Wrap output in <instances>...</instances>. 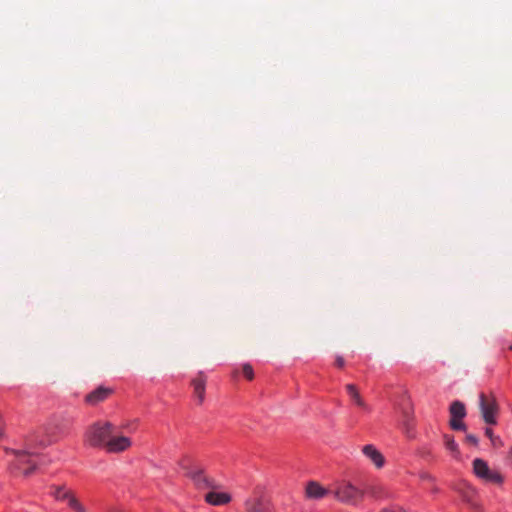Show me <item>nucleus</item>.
<instances>
[{
  "label": "nucleus",
  "instance_id": "nucleus-1",
  "mask_svg": "<svg viewBox=\"0 0 512 512\" xmlns=\"http://www.w3.org/2000/svg\"><path fill=\"white\" fill-rule=\"evenodd\" d=\"M6 454H12L16 457L14 461L9 463L8 472L11 476L17 477L23 475L25 478L31 476L38 470V465L31 460V456L36 453L26 449H13L9 447L3 448Z\"/></svg>",
  "mask_w": 512,
  "mask_h": 512
},
{
  "label": "nucleus",
  "instance_id": "nucleus-2",
  "mask_svg": "<svg viewBox=\"0 0 512 512\" xmlns=\"http://www.w3.org/2000/svg\"><path fill=\"white\" fill-rule=\"evenodd\" d=\"M113 433L114 425L111 422L97 421L84 432L83 445L93 449L105 450L106 443Z\"/></svg>",
  "mask_w": 512,
  "mask_h": 512
},
{
  "label": "nucleus",
  "instance_id": "nucleus-3",
  "mask_svg": "<svg viewBox=\"0 0 512 512\" xmlns=\"http://www.w3.org/2000/svg\"><path fill=\"white\" fill-rule=\"evenodd\" d=\"M451 489L459 494L462 501L465 502L472 512H483V507L479 502V494L470 482L465 479L453 481Z\"/></svg>",
  "mask_w": 512,
  "mask_h": 512
},
{
  "label": "nucleus",
  "instance_id": "nucleus-4",
  "mask_svg": "<svg viewBox=\"0 0 512 512\" xmlns=\"http://www.w3.org/2000/svg\"><path fill=\"white\" fill-rule=\"evenodd\" d=\"M473 473L477 478L481 479L485 483L502 485L505 480L504 476L500 472L491 470L487 461L482 458H476L473 460Z\"/></svg>",
  "mask_w": 512,
  "mask_h": 512
},
{
  "label": "nucleus",
  "instance_id": "nucleus-5",
  "mask_svg": "<svg viewBox=\"0 0 512 512\" xmlns=\"http://www.w3.org/2000/svg\"><path fill=\"white\" fill-rule=\"evenodd\" d=\"M57 435H59V432L57 434L56 432H46L43 427H39L25 436V446L28 450L47 447L55 442V436Z\"/></svg>",
  "mask_w": 512,
  "mask_h": 512
},
{
  "label": "nucleus",
  "instance_id": "nucleus-6",
  "mask_svg": "<svg viewBox=\"0 0 512 512\" xmlns=\"http://www.w3.org/2000/svg\"><path fill=\"white\" fill-rule=\"evenodd\" d=\"M50 495L56 501H67L68 507L74 512H87L83 504L75 496V493L70 489H66L65 485H51Z\"/></svg>",
  "mask_w": 512,
  "mask_h": 512
},
{
  "label": "nucleus",
  "instance_id": "nucleus-7",
  "mask_svg": "<svg viewBox=\"0 0 512 512\" xmlns=\"http://www.w3.org/2000/svg\"><path fill=\"white\" fill-rule=\"evenodd\" d=\"M333 494L341 502L357 504L363 500L365 491L344 481L335 488Z\"/></svg>",
  "mask_w": 512,
  "mask_h": 512
},
{
  "label": "nucleus",
  "instance_id": "nucleus-8",
  "mask_svg": "<svg viewBox=\"0 0 512 512\" xmlns=\"http://www.w3.org/2000/svg\"><path fill=\"white\" fill-rule=\"evenodd\" d=\"M182 467L186 470L185 476L194 483L197 489L216 488L215 481L205 475L203 468L192 469L184 465Z\"/></svg>",
  "mask_w": 512,
  "mask_h": 512
},
{
  "label": "nucleus",
  "instance_id": "nucleus-9",
  "mask_svg": "<svg viewBox=\"0 0 512 512\" xmlns=\"http://www.w3.org/2000/svg\"><path fill=\"white\" fill-rule=\"evenodd\" d=\"M131 445L132 441L129 437L113 436L111 434L104 451L107 453H120L129 449Z\"/></svg>",
  "mask_w": 512,
  "mask_h": 512
},
{
  "label": "nucleus",
  "instance_id": "nucleus-10",
  "mask_svg": "<svg viewBox=\"0 0 512 512\" xmlns=\"http://www.w3.org/2000/svg\"><path fill=\"white\" fill-rule=\"evenodd\" d=\"M479 407L484 417L494 416L500 412L496 399L491 394L481 393L479 395Z\"/></svg>",
  "mask_w": 512,
  "mask_h": 512
},
{
  "label": "nucleus",
  "instance_id": "nucleus-11",
  "mask_svg": "<svg viewBox=\"0 0 512 512\" xmlns=\"http://www.w3.org/2000/svg\"><path fill=\"white\" fill-rule=\"evenodd\" d=\"M247 512H272V503L264 497H257L246 502Z\"/></svg>",
  "mask_w": 512,
  "mask_h": 512
},
{
  "label": "nucleus",
  "instance_id": "nucleus-12",
  "mask_svg": "<svg viewBox=\"0 0 512 512\" xmlns=\"http://www.w3.org/2000/svg\"><path fill=\"white\" fill-rule=\"evenodd\" d=\"M112 393V389L104 386H99L94 391L86 395L85 401L87 404L95 406L104 401Z\"/></svg>",
  "mask_w": 512,
  "mask_h": 512
},
{
  "label": "nucleus",
  "instance_id": "nucleus-13",
  "mask_svg": "<svg viewBox=\"0 0 512 512\" xmlns=\"http://www.w3.org/2000/svg\"><path fill=\"white\" fill-rule=\"evenodd\" d=\"M362 452L377 468H382L385 465V457L373 444L363 446Z\"/></svg>",
  "mask_w": 512,
  "mask_h": 512
},
{
  "label": "nucleus",
  "instance_id": "nucleus-14",
  "mask_svg": "<svg viewBox=\"0 0 512 512\" xmlns=\"http://www.w3.org/2000/svg\"><path fill=\"white\" fill-rule=\"evenodd\" d=\"M306 496L311 499H321L328 495L331 491L323 487L317 481H309L306 485Z\"/></svg>",
  "mask_w": 512,
  "mask_h": 512
},
{
  "label": "nucleus",
  "instance_id": "nucleus-15",
  "mask_svg": "<svg viewBox=\"0 0 512 512\" xmlns=\"http://www.w3.org/2000/svg\"><path fill=\"white\" fill-rule=\"evenodd\" d=\"M205 501L213 506H221L229 504L232 501V496L227 492L210 491L205 495Z\"/></svg>",
  "mask_w": 512,
  "mask_h": 512
},
{
  "label": "nucleus",
  "instance_id": "nucleus-16",
  "mask_svg": "<svg viewBox=\"0 0 512 512\" xmlns=\"http://www.w3.org/2000/svg\"><path fill=\"white\" fill-rule=\"evenodd\" d=\"M398 427L405 434L407 439L414 440L417 437V422L416 418H404L399 424Z\"/></svg>",
  "mask_w": 512,
  "mask_h": 512
},
{
  "label": "nucleus",
  "instance_id": "nucleus-17",
  "mask_svg": "<svg viewBox=\"0 0 512 512\" xmlns=\"http://www.w3.org/2000/svg\"><path fill=\"white\" fill-rule=\"evenodd\" d=\"M206 377L200 372L196 378L192 380V386L194 389V395L198 399L199 403H202L205 394Z\"/></svg>",
  "mask_w": 512,
  "mask_h": 512
},
{
  "label": "nucleus",
  "instance_id": "nucleus-18",
  "mask_svg": "<svg viewBox=\"0 0 512 512\" xmlns=\"http://www.w3.org/2000/svg\"><path fill=\"white\" fill-rule=\"evenodd\" d=\"M46 432H62L61 434L55 436V442L64 436L68 435L70 432V427L64 423H49L48 427H43Z\"/></svg>",
  "mask_w": 512,
  "mask_h": 512
},
{
  "label": "nucleus",
  "instance_id": "nucleus-19",
  "mask_svg": "<svg viewBox=\"0 0 512 512\" xmlns=\"http://www.w3.org/2000/svg\"><path fill=\"white\" fill-rule=\"evenodd\" d=\"M443 439L446 449L451 451L454 457L458 458L460 455V450L458 448L457 443L454 440V436L450 434H444Z\"/></svg>",
  "mask_w": 512,
  "mask_h": 512
},
{
  "label": "nucleus",
  "instance_id": "nucleus-20",
  "mask_svg": "<svg viewBox=\"0 0 512 512\" xmlns=\"http://www.w3.org/2000/svg\"><path fill=\"white\" fill-rule=\"evenodd\" d=\"M138 427H139L138 418L126 420L125 422H123L119 425V429L121 431H126L128 433L135 432L138 429Z\"/></svg>",
  "mask_w": 512,
  "mask_h": 512
},
{
  "label": "nucleus",
  "instance_id": "nucleus-21",
  "mask_svg": "<svg viewBox=\"0 0 512 512\" xmlns=\"http://www.w3.org/2000/svg\"><path fill=\"white\" fill-rule=\"evenodd\" d=\"M346 391H347V393L350 396L352 401H354L359 406L363 405V401H362V399L360 397V394L358 392V389H357V387L355 385L347 384L346 385Z\"/></svg>",
  "mask_w": 512,
  "mask_h": 512
},
{
  "label": "nucleus",
  "instance_id": "nucleus-22",
  "mask_svg": "<svg viewBox=\"0 0 512 512\" xmlns=\"http://www.w3.org/2000/svg\"><path fill=\"white\" fill-rule=\"evenodd\" d=\"M450 416H465V405L460 401H454L449 408Z\"/></svg>",
  "mask_w": 512,
  "mask_h": 512
},
{
  "label": "nucleus",
  "instance_id": "nucleus-23",
  "mask_svg": "<svg viewBox=\"0 0 512 512\" xmlns=\"http://www.w3.org/2000/svg\"><path fill=\"white\" fill-rule=\"evenodd\" d=\"M416 455L427 461H431L434 459L432 449L429 446H422L417 448Z\"/></svg>",
  "mask_w": 512,
  "mask_h": 512
},
{
  "label": "nucleus",
  "instance_id": "nucleus-24",
  "mask_svg": "<svg viewBox=\"0 0 512 512\" xmlns=\"http://www.w3.org/2000/svg\"><path fill=\"white\" fill-rule=\"evenodd\" d=\"M449 426L452 430L455 431H465L466 424L464 423V418H450Z\"/></svg>",
  "mask_w": 512,
  "mask_h": 512
},
{
  "label": "nucleus",
  "instance_id": "nucleus-25",
  "mask_svg": "<svg viewBox=\"0 0 512 512\" xmlns=\"http://www.w3.org/2000/svg\"><path fill=\"white\" fill-rule=\"evenodd\" d=\"M365 494L368 493L373 497H381L384 493V488L380 485L370 486L364 490Z\"/></svg>",
  "mask_w": 512,
  "mask_h": 512
},
{
  "label": "nucleus",
  "instance_id": "nucleus-26",
  "mask_svg": "<svg viewBox=\"0 0 512 512\" xmlns=\"http://www.w3.org/2000/svg\"><path fill=\"white\" fill-rule=\"evenodd\" d=\"M243 375L248 379L252 380L254 378V371L252 366L249 363H245L242 366Z\"/></svg>",
  "mask_w": 512,
  "mask_h": 512
},
{
  "label": "nucleus",
  "instance_id": "nucleus-27",
  "mask_svg": "<svg viewBox=\"0 0 512 512\" xmlns=\"http://www.w3.org/2000/svg\"><path fill=\"white\" fill-rule=\"evenodd\" d=\"M418 476H419L420 480H422V481H430L431 483L436 482V478L431 473H429L427 471H420Z\"/></svg>",
  "mask_w": 512,
  "mask_h": 512
},
{
  "label": "nucleus",
  "instance_id": "nucleus-28",
  "mask_svg": "<svg viewBox=\"0 0 512 512\" xmlns=\"http://www.w3.org/2000/svg\"><path fill=\"white\" fill-rule=\"evenodd\" d=\"M490 441H491L492 446L495 448L503 446V442H502L501 438L498 436H494V438H492Z\"/></svg>",
  "mask_w": 512,
  "mask_h": 512
},
{
  "label": "nucleus",
  "instance_id": "nucleus-29",
  "mask_svg": "<svg viewBox=\"0 0 512 512\" xmlns=\"http://www.w3.org/2000/svg\"><path fill=\"white\" fill-rule=\"evenodd\" d=\"M5 437V423L4 418H0V439Z\"/></svg>",
  "mask_w": 512,
  "mask_h": 512
},
{
  "label": "nucleus",
  "instance_id": "nucleus-30",
  "mask_svg": "<svg viewBox=\"0 0 512 512\" xmlns=\"http://www.w3.org/2000/svg\"><path fill=\"white\" fill-rule=\"evenodd\" d=\"M466 440L469 443L473 444L474 446H476L478 444V438L476 436H474V435H467L466 436Z\"/></svg>",
  "mask_w": 512,
  "mask_h": 512
},
{
  "label": "nucleus",
  "instance_id": "nucleus-31",
  "mask_svg": "<svg viewBox=\"0 0 512 512\" xmlns=\"http://www.w3.org/2000/svg\"><path fill=\"white\" fill-rule=\"evenodd\" d=\"M335 364L337 367L342 368L345 364V361L342 356H337L335 360Z\"/></svg>",
  "mask_w": 512,
  "mask_h": 512
},
{
  "label": "nucleus",
  "instance_id": "nucleus-32",
  "mask_svg": "<svg viewBox=\"0 0 512 512\" xmlns=\"http://www.w3.org/2000/svg\"><path fill=\"white\" fill-rule=\"evenodd\" d=\"M485 435H486V437H488L490 440H491L492 438H494V436H495V435H494V432H493V429H492L491 427H486V428H485Z\"/></svg>",
  "mask_w": 512,
  "mask_h": 512
},
{
  "label": "nucleus",
  "instance_id": "nucleus-33",
  "mask_svg": "<svg viewBox=\"0 0 512 512\" xmlns=\"http://www.w3.org/2000/svg\"><path fill=\"white\" fill-rule=\"evenodd\" d=\"M488 425H497L498 418H483Z\"/></svg>",
  "mask_w": 512,
  "mask_h": 512
},
{
  "label": "nucleus",
  "instance_id": "nucleus-34",
  "mask_svg": "<svg viewBox=\"0 0 512 512\" xmlns=\"http://www.w3.org/2000/svg\"><path fill=\"white\" fill-rule=\"evenodd\" d=\"M440 489L434 484L433 487L431 488V492L436 494V493H439Z\"/></svg>",
  "mask_w": 512,
  "mask_h": 512
},
{
  "label": "nucleus",
  "instance_id": "nucleus-35",
  "mask_svg": "<svg viewBox=\"0 0 512 512\" xmlns=\"http://www.w3.org/2000/svg\"><path fill=\"white\" fill-rule=\"evenodd\" d=\"M507 458L512 462V446L510 447V449L508 451Z\"/></svg>",
  "mask_w": 512,
  "mask_h": 512
},
{
  "label": "nucleus",
  "instance_id": "nucleus-36",
  "mask_svg": "<svg viewBox=\"0 0 512 512\" xmlns=\"http://www.w3.org/2000/svg\"><path fill=\"white\" fill-rule=\"evenodd\" d=\"M380 512H396V511H394L393 509H390V508H384V509L380 510Z\"/></svg>",
  "mask_w": 512,
  "mask_h": 512
},
{
  "label": "nucleus",
  "instance_id": "nucleus-37",
  "mask_svg": "<svg viewBox=\"0 0 512 512\" xmlns=\"http://www.w3.org/2000/svg\"><path fill=\"white\" fill-rule=\"evenodd\" d=\"M511 349H512V346H511Z\"/></svg>",
  "mask_w": 512,
  "mask_h": 512
}]
</instances>
